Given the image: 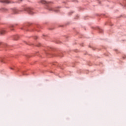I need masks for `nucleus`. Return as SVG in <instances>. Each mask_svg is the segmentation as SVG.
<instances>
[{
	"label": "nucleus",
	"instance_id": "5",
	"mask_svg": "<svg viewBox=\"0 0 126 126\" xmlns=\"http://www.w3.org/2000/svg\"><path fill=\"white\" fill-rule=\"evenodd\" d=\"M1 2L2 3H9V2L8 0H2V1H1Z\"/></svg>",
	"mask_w": 126,
	"mask_h": 126
},
{
	"label": "nucleus",
	"instance_id": "3",
	"mask_svg": "<svg viewBox=\"0 0 126 126\" xmlns=\"http://www.w3.org/2000/svg\"><path fill=\"white\" fill-rule=\"evenodd\" d=\"M40 3H41L42 4H48V2H47L45 0H43L40 1Z\"/></svg>",
	"mask_w": 126,
	"mask_h": 126
},
{
	"label": "nucleus",
	"instance_id": "2",
	"mask_svg": "<svg viewBox=\"0 0 126 126\" xmlns=\"http://www.w3.org/2000/svg\"><path fill=\"white\" fill-rule=\"evenodd\" d=\"M13 12H14V14H17L19 13V10H18L17 9H15L13 10Z\"/></svg>",
	"mask_w": 126,
	"mask_h": 126
},
{
	"label": "nucleus",
	"instance_id": "8",
	"mask_svg": "<svg viewBox=\"0 0 126 126\" xmlns=\"http://www.w3.org/2000/svg\"><path fill=\"white\" fill-rule=\"evenodd\" d=\"M10 69H11V70H13V68H11V67L10 68Z\"/></svg>",
	"mask_w": 126,
	"mask_h": 126
},
{
	"label": "nucleus",
	"instance_id": "10",
	"mask_svg": "<svg viewBox=\"0 0 126 126\" xmlns=\"http://www.w3.org/2000/svg\"><path fill=\"white\" fill-rule=\"evenodd\" d=\"M20 1H22V0H20Z\"/></svg>",
	"mask_w": 126,
	"mask_h": 126
},
{
	"label": "nucleus",
	"instance_id": "7",
	"mask_svg": "<svg viewBox=\"0 0 126 126\" xmlns=\"http://www.w3.org/2000/svg\"><path fill=\"white\" fill-rule=\"evenodd\" d=\"M50 10H53V9L52 8H50Z\"/></svg>",
	"mask_w": 126,
	"mask_h": 126
},
{
	"label": "nucleus",
	"instance_id": "4",
	"mask_svg": "<svg viewBox=\"0 0 126 126\" xmlns=\"http://www.w3.org/2000/svg\"><path fill=\"white\" fill-rule=\"evenodd\" d=\"M4 33H5V31H4V30H2L0 31V34L3 35Z\"/></svg>",
	"mask_w": 126,
	"mask_h": 126
},
{
	"label": "nucleus",
	"instance_id": "6",
	"mask_svg": "<svg viewBox=\"0 0 126 126\" xmlns=\"http://www.w3.org/2000/svg\"><path fill=\"white\" fill-rule=\"evenodd\" d=\"M13 27H14V26H13V25H11V26H10V28H11V30H13V29H12V28Z\"/></svg>",
	"mask_w": 126,
	"mask_h": 126
},
{
	"label": "nucleus",
	"instance_id": "1",
	"mask_svg": "<svg viewBox=\"0 0 126 126\" xmlns=\"http://www.w3.org/2000/svg\"><path fill=\"white\" fill-rule=\"evenodd\" d=\"M24 11L29 12V14L32 15L33 12L32 11V8L30 7H26L24 9Z\"/></svg>",
	"mask_w": 126,
	"mask_h": 126
},
{
	"label": "nucleus",
	"instance_id": "9",
	"mask_svg": "<svg viewBox=\"0 0 126 126\" xmlns=\"http://www.w3.org/2000/svg\"><path fill=\"white\" fill-rule=\"evenodd\" d=\"M0 61H1V62H2V60H0Z\"/></svg>",
	"mask_w": 126,
	"mask_h": 126
}]
</instances>
